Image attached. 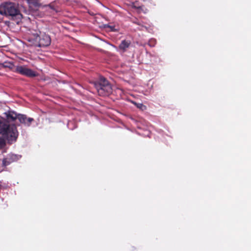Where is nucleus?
<instances>
[{
	"mask_svg": "<svg viewBox=\"0 0 251 251\" xmlns=\"http://www.w3.org/2000/svg\"><path fill=\"white\" fill-rule=\"evenodd\" d=\"M0 134H2L10 143L16 141L18 136L15 125H9L3 122H0Z\"/></svg>",
	"mask_w": 251,
	"mask_h": 251,
	"instance_id": "nucleus-1",
	"label": "nucleus"
},
{
	"mask_svg": "<svg viewBox=\"0 0 251 251\" xmlns=\"http://www.w3.org/2000/svg\"><path fill=\"white\" fill-rule=\"evenodd\" d=\"M5 16H10L11 19L18 23L22 18L17 4L13 2H6L0 5Z\"/></svg>",
	"mask_w": 251,
	"mask_h": 251,
	"instance_id": "nucleus-2",
	"label": "nucleus"
},
{
	"mask_svg": "<svg viewBox=\"0 0 251 251\" xmlns=\"http://www.w3.org/2000/svg\"><path fill=\"white\" fill-rule=\"evenodd\" d=\"M94 85L100 95H107L112 92V87L110 84L103 77H100L99 82L95 83Z\"/></svg>",
	"mask_w": 251,
	"mask_h": 251,
	"instance_id": "nucleus-3",
	"label": "nucleus"
},
{
	"mask_svg": "<svg viewBox=\"0 0 251 251\" xmlns=\"http://www.w3.org/2000/svg\"><path fill=\"white\" fill-rule=\"evenodd\" d=\"M16 71L18 73L28 77H34L36 76L35 72L26 68L25 66H20L16 68Z\"/></svg>",
	"mask_w": 251,
	"mask_h": 251,
	"instance_id": "nucleus-4",
	"label": "nucleus"
},
{
	"mask_svg": "<svg viewBox=\"0 0 251 251\" xmlns=\"http://www.w3.org/2000/svg\"><path fill=\"white\" fill-rule=\"evenodd\" d=\"M21 157V155L10 153L7 155L6 157L2 160V164L4 166L9 165L11 163L18 160Z\"/></svg>",
	"mask_w": 251,
	"mask_h": 251,
	"instance_id": "nucleus-5",
	"label": "nucleus"
},
{
	"mask_svg": "<svg viewBox=\"0 0 251 251\" xmlns=\"http://www.w3.org/2000/svg\"><path fill=\"white\" fill-rule=\"evenodd\" d=\"M51 39L50 37L47 34L42 35L39 41V47H47L50 44Z\"/></svg>",
	"mask_w": 251,
	"mask_h": 251,
	"instance_id": "nucleus-6",
	"label": "nucleus"
},
{
	"mask_svg": "<svg viewBox=\"0 0 251 251\" xmlns=\"http://www.w3.org/2000/svg\"><path fill=\"white\" fill-rule=\"evenodd\" d=\"M18 119L21 124L27 126H29L31 122L34 120L33 118H27L26 115L24 114H19Z\"/></svg>",
	"mask_w": 251,
	"mask_h": 251,
	"instance_id": "nucleus-7",
	"label": "nucleus"
},
{
	"mask_svg": "<svg viewBox=\"0 0 251 251\" xmlns=\"http://www.w3.org/2000/svg\"><path fill=\"white\" fill-rule=\"evenodd\" d=\"M29 8L33 11L37 10L41 4L38 0H28Z\"/></svg>",
	"mask_w": 251,
	"mask_h": 251,
	"instance_id": "nucleus-8",
	"label": "nucleus"
},
{
	"mask_svg": "<svg viewBox=\"0 0 251 251\" xmlns=\"http://www.w3.org/2000/svg\"><path fill=\"white\" fill-rule=\"evenodd\" d=\"M7 118L9 120H11L12 121L18 119V117L19 116V114H17L16 112L13 111H8L5 113Z\"/></svg>",
	"mask_w": 251,
	"mask_h": 251,
	"instance_id": "nucleus-9",
	"label": "nucleus"
},
{
	"mask_svg": "<svg viewBox=\"0 0 251 251\" xmlns=\"http://www.w3.org/2000/svg\"><path fill=\"white\" fill-rule=\"evenodd\" d=\"M130 42L127 40H123L119 45V49L122 50L123 52L125 51L126 49L129 47Z\"/></svg>",
	"mask_w": 251,
	"mask_h": 251,
	"instance_id": "nucleus-10",
	"label": "nucleus"
},
{
	"mask_svg": "<svg viewBox=\"0 0 251 251\" xmlns=\"http://www.w3.org/2000/svg\"><path fill=\"white\" fill-rule=\"evenodd\" d=\"M131 102L133 103L138 108L141 109L142 111L146 109V106L141 103H137L133 101H131Z\"/></svg>",
	"mask_w": 251,
	"mask_h": 251,
	"instance_id": "nucleus-11",
	"label": "nucleus"
},
{
	"mask_svg": "<svg viewBox=\"0 0 251 251\" xmlns=\"http://www.w3.org/2000/svg\"><path fill=\"white\" fill-rule=\"evenodd\" d=\"M3 66L5 68H12L13 66V64L10 62H4L3 63Z\"/></svg>",
	"mask_w": 251,
	"mask_h": 251,
	"instance_id": "nucleus-12",
	"label": "nucleus"
},
{
	"mask_svg": "<svg viewBox=\"0 0 251 251\" xmlns=\"http://www.w3.org/2000/svg\"><path fill=\"white\" fill-rule=\"evenodd\" d=\"M4 16H5V14L1 6L0 5V21L3 20Z\"/></svg>",
	"mask_w": 251,
	"mask_h": 251,
	"instance_id": "nucleus-13",
	"label": "nucleus"
},
{
	"mask_svg": "<svg viewBox=\"0 0 251 251\" xmlns=\"http://www.w3.org/2000/svg\"><path fill=\"white\" fill-rule=\"evenodd\" d=\"M155 44V40L151 39L149 41V45L151 47H153Z\"/></svg>",
	"mask_w": 251,
	"mask_h": 251,
	"instance_id": "nucleus-14",
	"label": "nucleus"
},
{
	"mask_svg": "<svg viewBox=\"0 0 251 251\" xmlns=\"http://www.w3.org/2000/svg\"><path fill=\"white\" fill-rule=\"evenodd\" d=\"M5 145V142L3 138H0V148Z\"/></svg>",
	"mask_w": 251,
	"mask_h": 251,
	"instance_id": "nucleus-15",
	"label": "nucleus"
},
{
	"mask_svg": "<svg viewBox=\"0 0 251 251\" xmlns=\"http://www.w3.org/2000/svg\"><path fill=\"white\" fill-rule=\"evenodd\" d=\"M1 182L0 181V188H1Z\"/></svg>",
	"mask_w": 251,
	"mask_h": 251,
	"instance_id": "nucleus-16",
	"label": "nucleus"
},
{
	"mask_svg": "<svg viewBox=\"0 0 251 251\" xmlns=\"http://www.w3.org/2000/svg\"><path fill=\"white\" fill-rule=\"evenodd\" d=\"M110 27L111 28L112 30H114L113 28L112 27L110 26Z\"/></svg>",
	"mask_w": 251,
	"mask_h": 251,
	"instance_id": "nucleus-17",
	"label": "nucleus"
}]
</instances>
